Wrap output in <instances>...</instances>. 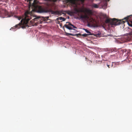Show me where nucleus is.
Masks as SVG:
<instances>
[{"label": "nucleus", "instance_id": "20e7f679", "mask_svg": "<svg viewBox=\"0 0 132 132\" xmlns=\"http://www.w3.org/2000/svg\"><path fill=\"white\" fill-rule=\"evenodd\" d=\"M66 23L68 24H65L64 26L68 29L72 30L73 29V28H77L76 27L72 24L69 22H66Z\"/></svg>", "mask_w": 132, "mask_h": 132}, {"label": "nucleus", "instance_id": "f8f14e48", "mask_svg": "<svg viewBox=\"0 0 132 132\" xmlns=\"http://www.w3.org/2000/svg\"><path fill=\"white\" fill-rule=\"evenodd\" d=\"M42 18L43 19V20L44 21L47 20L49 18V16L46 17L42 16Z\"/></svg>", "mask_w": 132, "mask_h": 132}, {"label": "nucleus", "instance_id": "4468645a", "mask_svg": "<svg viewBox=\"0 0 132 132\" xmlns=\"http://www.w3.org/2000/svg\"><path fill=\"white\" fill-rule=\"evenodd\" d=\"M92 6L95 8H98V6L95 4H92Z\"/></svg>", "mask_w": 132, "mask_h": 132}, {"label": "nucleus", "instance_id": "0eeeda50", "mask_svg": "<svg viewBox=\"0 0 132 132\" xmlns=\"http://www.w3.org/2000/svg\"><path fill=\"white\" fill-rule=\"evenodd\" d=\"M80 18L81 19L86 20L88 19L89 18V16L86 14L81 15L80 16Z\"/></svg>", "mask_w": 132, "mask_h": 132}, {"label": "nucleus", "instance_id": "412c9836", "mask_svg": "<svg viewBox=\"0 0 132 132\" xmlns=\"http://www.w3.org/2000/svg\"><path fill=\"white\" fill-rule=\"evenodd\" d=\"M85 59H87V57H86L85 58Z\"/></svg>", "mask_w": 132, "mask_h": 132}, {"label": "nucleus", "instance_id": "f3484780", "mask_svg": "<svg viewBox=\"0 0 132 132\" xmlns=\"http://www.w3.org/2000/svg\"><path fill=\"white\" fill-rule=\"evenodd\" d=\"M81 1L82 3H84L85 0H79Z\"/></svg>", "mask_w": 132, "mask_h": 132}, {"label": "nucleus", "instance_id": "f257e3e1", "mask_svg": "<svg viewBox=\"0 0 132 132\" xmlns=\"http://www.w3.org/2000/svg\"><path fill=\"white\" fill-rule=\"evenodd\" d=\"M127 22L129 26L132 27V15L125 18L122 20H118L116 18L113 19H108L105 21L106 23H109L111 25H118L121 23H124ZM129 35H125L120 37L117 39V41L119 43H122L127 42L132 39V37L130 35H132V29L129 28L128 29Z\"/></svg>", "mask_w": 132, "mask_h": 132}, {"label": "nucleus", "instance_id": "6ab92c4d", "mask_svg": "<svg viewBox=\"0 0 132 132\" xmlns=\"http://www.w3.org/2000/svg\"><path fill=\"white\" fill-rule=\"evenodd\" d=\"M107 66L109 68H110V65H109L107 64Z\"/></svg>", "mask_w": 132, "mask_h": 132}, {"label": "nucleus", "instance_id": "4be33fe9", "mask_svg": "<svg viewBox=\"0 0 132 132\" xmlns=\"http://www.w3.org/2000/svg\"><path fill=\"white\" fill-rule=\"evenodd\" d=\"M73 30H76L74 29H73Z\"/></svg>", "mask_w": 132, "mask_h": 132}, {"label": "nucleus", "instance_id": "f03ea898", "mask_svg": "<svg viewBox=\"0 0 132 132\" xmlns=\"http://www.w3.org/2000/svg\"><path fill=\"white\" fill-rule=\"evenodd\" d=\"M34 15L32 13V11H30L27 10L24 13V19L21 20V22L15 25L14 27L19 29L20 27L22 28H26L28 27V23L29 21L34 17Z\"/></svg>", "mask_w": 132, "mask_h": 132}, {"label": "nucleus", "instance_id": "ddd939ff", "mask_svg": "<svg viewBox=\"0 0 132 132\" xmlns=\"http://www.w3.org/2000/svg\"><path fill=\"white\" fill-rule=\"evenodd\" d=\"M87 33H88V35H92L91 33L90 32H89L88 30L87 29H83Z\"/></svg>", "mask_w": 132, "mask_h": 132}, {"label": "nucleus", "instance_id": "6e6552de", "mask_svg": "<svg viewBox=\"0 0 132 132\" xmlns=\"http://www.w3.org/2000/svg\"><path fill=\"white\" fill-rule=\"evenodd\" d=\"M13 13L12 12H10L9 13H8V14L6 15V17H10L12 16L13 15Z\"/></svg>", "mask_w": 132, "mask_h": 132}, {"label": "nucleus", "instance_id": "2eb2a0df", "mask_svg": "<svg viewBox=\"0 0 132 132\" xmlns=\"http://www.w3.org/2000/svg\"><path fill=\"white\" fill-rule=\"evenodd\" d=\"M89 35L88 34H84L82 35V36L84 37H87V36H88Z\"/></svg>", "mask_w": 132, "mask_h": 132}, {"label": "nucleus", "instance_id": "aec40b11", "mask_svg": "<svg viewBox=\"0 0 132 132\" xmlns=\"http://www.w3.org/2000/svg\"><path fill=\"white\" fill-rule=\"evenodd\" d=\"M89 13H90L91 12V11H90V10H89Z\"/></svg>", "mask_w": 132, "mask_h": 132}, {"label": "nucleus", "instance_id": "39448f33", "mask_svg": "<svg viewBox=\"0 0 132 132\" xmlns=\"http://www.w3.org/2000/svg\"><path fill=\"white\" fill-rule=\"evenodd\" d=\"M8 14V12L6 10L3 9H0V15L3 18L6 17V15Z\"/></svg>", "mask_w": 132, "mask_h": 132}, {"label": "nucleus", "instance_id": "423d86ee", "mask_svg": "<svg viewBox=\"0 0 132 132\" xmlns=\"http://www.w3.org/2000/svg\"><path fill=\"white\" fill-rule=\"evenodd\" d=\"M68 3H70L71 5H75V6H77L78 5V1L77 0H67Z\"/></svg>", "mask_w": 132, "mask_h": 132}, {"label": "nucleus", "instance_id": "a211bd4d", "mask_svg": "<svg viewBox=\"0 0 132 132\" xmlns=\"http://www.w3.org/2000/svg\"><path fill=\"white\" fill-rule=\"evenodd\" d=\"M57 20V22H56V23H58V24H59V23H60V22H59V21H58V20Z\"/></svg>", "mask_w": 132, "mask_h": 132}, {"label": "nucleus", "instance_id": "dca6fc26", "mask_svg": "<svg viewBox=\"0 0 132 132\" xmlns=\"http://www.w3.org/2000/svg\"><path fill=\"white\" fill-rule=\"evenodd\" d=\"M16 17L19 20H20L21 18V17L16 16Z\"/></svg>", "mask_w": 132, "mask_h": 132}, {"label": "nucleus", "instance_id": "1a4fd4ad", "mask_svg": "<svg viewBox=\"0 0 132 132\" xmlns=\"http://www.w3.org/2000/svg\"><path fill=\"white\" fill-rule=\"evenodd\" d=\"M62 20V21H64L65 20V19L64 18H63L62 17H59L57 18L56 20Z\"/></svg>", "mask_w": 132, "mask_h": 132}, {"label": "nucleus", "instance_id": "9d476101", "mask_svg": "<svg viewBox=\"0 0 132 132\" xmlns=\"http://www.w3.org/2000/svg\"><path fill=\"white\" fill-rule=\"evenodd\" d=\"M65 33L66 34V35L67 36H68L69 35H71L72 36H77L78 35V34L74 35V34H72L68 33L66 32H65Z\"/></svg>", "mask_w": 132, "mask_h": 132}, {"label": "nucleus", "instance_id": "9b49d317", "mask_svg": "<svg viewBox=\"0 0 132 132\" xmlns=\"http://www.w3.org/2000/svg\"><path fill=\"white\" fill-rule=\"evenodd\" d=\"M38 18H34L32 20L30 21V22L31 23H33L35 21H37V20L38 19Z\"/></svg>", "mask_w": 132, "mask_h": 132}, {"label": "nucleus", "instance_id": "7ed1b4c3", "mask_svg": "<svg viewBox=\"0 0 132 132\" xmlns=\"http://www.w3.org/2000/svg\"><path fill=\"white\" fill-rule=\"evenodd\" d=\"M37 12L39 13H46L50 12L52 14L56 13L57 12L51 10H48L46 8L42 6H37L36 7Z\"/></svg>", "mask_w": 132, "mask_h": 132}]
</instances>
